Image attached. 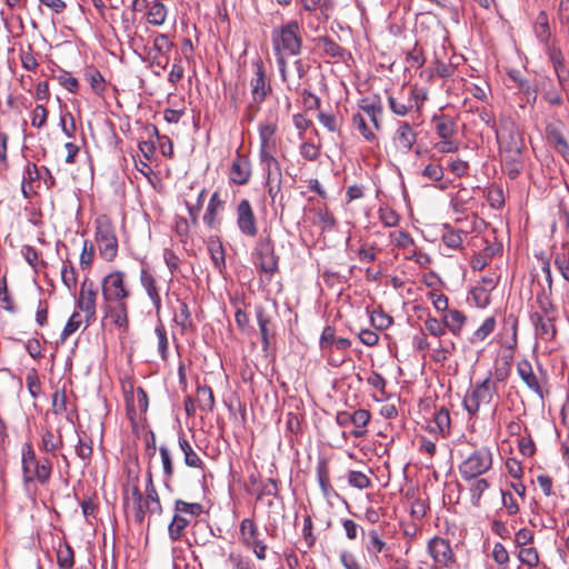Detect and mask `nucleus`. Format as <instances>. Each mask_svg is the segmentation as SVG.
<instances>
[{"instance_id":"obj_35","label":"nucleus","mask_w":569,"mask_h":569,"mask_svg":"<svg viewBox=\"0 0 569 569\" xmlns=\"http://www.w3.org/2000/svg\"><path fill=\"white\" fill-rule=\"evenodd\" d=\"M317 477L320 489L325 498H331L337 496V492L332 488L329 479V470L325 461H320L317 467Z\"/></svg>"},{"instance_id":"obj_26","label":"nucleus","mask_w":569,"mask_h":569,"mask_svg":"<svg viewBox=\"0 0 569 569\" xmlns=\"http://www.w3.org/2000/svg\"><path fill=\"white\" fill-rule=\"evenodd\" d=\"M359 108L370 118L375 129L380 130L379 117L382 113V103L379 97H366L359 101Z\"/></svg>"},{"instance_id":"obj_1","label":"nucleus","mask_w":569,"mask_h":569,"mask_svg":"<svg viewBox=\"0 0 569 569\" xmlns=\"http://www.w3.org/2000/svg\"><path fill=\"white\" fill-rule=\"evenodd\" d=\"M126 278L124 271L113 270L101 279V309L104 318H109L122 331L129 328V300L132 295Z\"/></svg>"},{"instance_id":"obj_7","label":"nucleus","mask_w":569,"mask_h":569,"mask_svg":"<svg viewBox=\"0 0 569 569\" xmlns=\"http://www.w3.org/2000/svg\"><path fill=\"white\" fill-rule=\"evenodd\" d=\"M492 466V456L488 448H481L472 452L459 466V472L463 480L471 481L486 473Z\"/></svg>"},{"instance_id":"obj_52","label":"nucleus","mask_w":569,"mask_h":569,"mask_svg":"<svg viewBox=\"0 0 569 569\" xmlns=\"http://www.w3.org/2000/svg\"><path fill=\"white\" fill-rule=\"evenodd\" d=\"M163 473H164V483L167 487H169V481L173 476V462H172V456L168 447L160 446L159 448Z\"/></svg>"},{"instance_id":"obj_3","label":"nucleus","mask_w":569,"mask_h":569,"mask_svg":"<svg viewBox=\"0 0 569 569\" xmlns=\"http://www.w3.org/2000/svg\"><path fill=\"white\" fill-rule=\"evenodd\" d=\"M94 241L99 256L102 260L111 262L117 258L119 248L116 228L107 216H99L94 220Z\"/></svg>"},{"instance_id":"obj_17","label":"nucleus","mask_w":569,"mask_h":569,"mask_svg":"<svg viewBox=\"0 0 569 569\" xmlns=\"http://www.w3.org/2000/svg\"><path fill=\"white\" fill-rule=\"evenodd\" d=\"M251 173V161L249 157L237 151L230 167V181L237 186H244L249 182Z\"/></svg>"},{"instance_id":"obj_14","label":"nucleus","mask_w":569,"mask_h":569,"mask_svg":"<svg viewBox=\"0 0 569 569\" xmlns=\"http://www.w3.org/2000/svg\"><path fill=\"white\" fill-rule=\"evenodd\" d=\"M254 77L250 80L251 96L254 103L260 104L271 92V86L266 78L263 62L258 59L254 63Z\"/></svg>"},{"instance_id":"obj_43","label":"nucleus","mask_w":569,"mask_h":569,"mask_svg":"<svg viewBox=\"0 0 569 569\" xmlns=\"http://www.w3.org/2000/svg\"><path fill=\"white\" fill-rule=\"evenodd\" d=\"M208 250L211 257V260L213 262L214 268L222 272V270L226 268V254L224 249L220 241H213L211 240L208 244Z\"/></svg>"},{"instance_id":"obj_34","label":"nucleus","mask_w":569,"mask_h":569,"mask_svg":"<svg viewBox=\"0 0 569 569\" xmlns=\"http://www.w3.org/2000/svg\"><path fill=\"white\" fill-rule=\"evenodd\" d=\"M177 302L178 307L174 311L173 321L182 329V331L192 329L193 321L187 302L181 299H177Z\"/></svg>"},{"instance_id":"obj_8","label":"nucleus","mask_w":569,"mask_h":569,"mask_svg":"<svg viewBox=\"0 0 569 569\" xmlns=\"http://www.w3.org/2000/svg\"><path fill=\"white\" fill-rule=\"evenodd\" d=\"M256 264L264 273L270 276L278 272L279 256L274 252V244L269 234L260 237L254 247Z\"/></svg>"},{"instance_id":"obj_45","label":"nucleus","mask_w":569,"mask_h":569,"mask_svg":"<svg viewBox=\"0 0 569 569\" xmlns=\"http://www.w3.org/2000/svg\"><path fill=\"white\" fill-rule=\"evenodd\" d=\"M535 32L540 42L547 43L550 39L551 32L546 11H540L536 18Z\"/></svg>"},{"instance_id":"obj_10","label":"nucleus","mask_w":569,"mask_h":569,"mask_svg":"<svg viewBox=\"0 0 569 569\" xmlns=\"http://www.w3.org/2000/svg\"><path fill=\"white\" fill-rule=\"evenodd\" d=\"M97 295L94 283L86 279L81 284L77 308L84 313L87 325H91L96 320Z\"/></svg>"},{"instance_id":"obj_50","label":"nucleus","mask_w":569,"mask_h":569,"mask_svg":"<svg viewBox=\"0 0 569 569\" xmlns=\"http://www.w3.org/2000/svg\"><path fill=\"white\" fill-rule=\"evenodd\" d=\"M520 158L521 154H505L503 157V170L507 172L510 179H516L522 169Z\"/></svg>"},{"instance_id":"obj_5","label":"nucleus","mask_w":569,"mask_h":569,"mask_svg":"<svg viewBox=\"0 0 569 569\" xmlns=\"http://www.w3.org/2000/svg\"><path fill=\"white\" fill-rule=\"evenodd\" d=\"M52 466L48 459L37 460L31 445L26 443L22 450V473L26 485L38 481L44 485L51 477Z\"/></svg>"},{"instance_id":"obj_20","label":"nucleus","mask_w":569,"mask_h":569,"mask_svg":"<svg viewBox=\"0 0 569 569\" xmlns=\"http://www.w3.org/2000/svg\"><path fill=\"white\" fill-rule=\"evenodd\" d=\"M278 127L274 122H264L259 124V153L276 152L278 148V138L276 136Z\"/></svg>"},{"instance_id":"obj_13","label":"nucleus","mask_w":569,"mask_h":569,"mask_svg":"<svg viewBox=\"0 0 569 569\" xmlns=\"http://www.w3.org/2000/svg\"><path fill=\"white\" fill-rule=\"evenodd\" d=\"M144 498L137 485H132L124 490L123 505L127 510L133 515V520L137 523H142L149 508L144 503Z\"/></svg>"},{"instance_id":"obj_61","label":"nucleus","mask_w":569,"mask_h":569,"mask_svg":"<svg viewBox=\"0 0 569 569\" xmlns=\"http://www.w3.org/2000/svg\"><path fill=\"white\" fill-rule=\"evenodd\" d=\"M94 258V246L91 241L84 240L82 246V251L80 254V267L86 270L89 269L93 262Z\"/></svg>"},{"instance_id":"obj_44","label":"nucleus","mask_w":569,"mask_h":569,"mask_svg":"<svg viewBox=\"0 0 569 569\" xmlns=\"http://www.w3.org/2000/svg\"><path fill=\"white\" fill-rule=\"evenodd\" d=\"M57 565L59 569H72L74 566V552L70 545H60L57 549Z\"/></svg>"},{"instance_id":"obj_54","label":"nucleus","mask_w":569,"mask_h":569,"mask_svg":"<svg viewBox=\"0 0 569 569\" xmlns=\"http://www.w3.org/2000/svg\"><path fill=\"white\" fill-rule=\"evenodd\" d=\"M470 495L471 502L475 507L480 506L482 493L489 488V483L483 478H476L471 480Z\"/></svg>"},{"instance_id":"obj_18","label":"nucleus","mask_w":569,"mask_h":569,"mask_svg":"<svg viewBox=\"0 0 569 569\" xmlns=\"http://www.w3.org/2000/svg\"><path fill=\"white\" fill-rule=\"evenodd\" d=\"M556 320L557 317L530 313V322L535 329V337L545 341L555 340L558 333Z\"/></svg>"},{"instance_id":"obj_23","label":"nucleus","mask_w":569,"mask_h":569,"mask_svg":"<svg viewBox=\"0 0 569 569\" xmlns=\"http://www.w3.org/2000/svg\"><path fill=\"white\" fill-rule=\"evenodd\" d=\"M256 318L259 326L262 348L268 350L270 347V337L273 336L274 331L271 326L272 317L261 305L256 306Z\"/></svg>"},{"instance_id":"obj_40","label":"nucleus","mask_w":569,"mask_h":569,"mask_svg":"<svg viewBox=\"0 0 569 569\" xmlns=\"http://www.w3.org/2000/svg\"><path fill=\"white\" fill-rule=\"evenodd\" d=\"M509 78L515 82L517 88L527 96V100L532 102L537 99V91L532 89L530 82L521 76L519 70L509 71Z\"/></svg>"},{"instance_id":"obj_4","label":"nucleus","mask_w":569,"mask_h":569,"mask_svg":"<svg viewBox=\"0 0 569 569\" xmlns=\"http://www.w3.org/2000/svg\"><path fill=\"white\" fill-rule=\"evenodd\" d=\"M202 511L203 506L201 503L177 499L174 501V515L168 526V535L171 541H179L191 520L199 517Z\"/></svg>"},{"instance_id":"obj_36","label":"nucleus","mask_w":569,"mask_h":569,"mask_svg":"<svg viewBox=\"0 0 569 569\" xmlns=\"http://www.w3.org/2000/svg\"><path fill=\"white\" fill-rule=\"evenodd\" d=\"M388 103L391 111L400 117L407 116L413 109V103H411V101L402 93H400L399 97L389 94Z\"/></svg>"},{"instance_id":"obj_33","label":"nucleus","mask_w":569,"mask_h":569,"mask_svg":"<svg viewBox=\"0 0 569 569\" xmlns=\"http://www.w3.org/2000/svg\"><path fill=\"white\" fill-rule=\"evenodd\" d=\"M239 530H240L241 541L246 547L252 546L253 541L261 540L259 538L260 533H259L258 527H257L256 522L250 518H246L240 522Z\"/></svg>"},{"instance_id":"obj_55","label":"nucleus","mask_w":569,"mask_h":569,"mask_svg":"<svg viewBox=\"0 0 569 569\" xmlns=\"http://www.w3.org/2000/svg\"><path fill=\"white\" fill-rule=\"evenodd\" d=\"M92 451V440L86 435L83 437L78 435V442L76 445L77 456L83 461H89Z\"/></svg>"},{"instance_id":"obj_6","label":"nucleus","mask_w":569,"mask_h":569,"mask_svg":"<svg viewBox=\"0 0 569 569\" xmlns=\"http://www.w3.org/2000/svg\"><path fill=\"white\" fill-rule=\"evenodd\" d=\"M497 393L496 381L488 375L482 381L476 382L465 395L462 405L470 416H476L481 405H488Z\"/></svg>"},{"instance_id":"obj_41","label":"nucleus","mask_w":569,"mask_h":569,"mask_svg":"<svg viewBox=\"0 0 569 569\" xmlns=\"http://www.w3.org/2000/svg\"><path fill=\"white\" fill-rule=\"evenodd\" d=\"M167 13L168 12L166 6L162 2L156 0L150 4L148 9V22L153 26H161L167 19Z\"/></svg>"},{"instance_id":"obj_37","label":"nucleus","mask_w":569,"mask_h":569,"mask_svg":"<svg viewBox=\"0 0 569 569\" xmlns=\"http://www.w3.org/2000/svg\"><path fill=\"white\" fill-rule=\"evenodd\" d=\"M196 401L202 411H212L214 408V396L211 387L208 385L197 387Z\"/></svg>"},{"instance_id":"obj_48","label":"nucleus","mask_w":569,"mask_h":569,"mask_svg":"<svg viewBox=\"0 0 569 569\" xmlns=\"http://www.w3.org/2000/svg\"><path fill=\"white\" fill-rule=\"evenodd\" d=\"M84 77L94 93L101 96L104 92L106 81L99 70L90 68L86 71Z\"/></svg>"},{"instance_id":"obj_63","label":"nucleus","mask_w":569,"mask_h":569,"mask_svg":"<svg viewBox=\"0 0 569 569\" xmlns=\"http://www.w3.org/2000/svg\"><path fill=\"white\" fill-rule=\"evenodd\" d=\"M425 328L433 337L440 338L446 333L443 320H439L432 316H428L425 320Z\"/></svg>"},{"instance_id":"obj_31","label":"nucleus","mask_w":569,"mask_h":569,"mask_svg":"<svg viewBox=\"0 0 569 569\" xmlns=\"http://www.w3.org/2000/svg\"><path fill=\"white\" fill-rule=\"evenodd\" d=\"M442 320L446 329L453 336H460L467 317L460 310L450 309L443 315Z\"/></svg>"},{"instance_id":"obj_2","label":"nucleus","mask_w":569,"mask_h":569,"mask_svg":"<svg viewBox=\"0 0 569 569\" xmlns=\"http://www.w3.org/2000/svg\"><path fill=\"white\" fill-rule=\"evenodd\" d=\"M271 43L273 51L299 56L303 43L300 23L297 20H289L273 28L271 31Z\"/></svg>"},{"instance_id":"obj_49","label":"nucleus","mask_w":569,"mask_h":569,"mask_svg":"<svg viewBox=\"0 0 569 569\" xmlns=\"http://www.w3.org/2000/svg\"><path fill=\"white\" fill-rule=\"evenodd\" d=\"M547 138L561 154H566L569 151V144L559 129L549 127L547 129Z\"/></svg>"},{"instance_id":"obj_57","label":"nucleus","mask_w":569,"mask_h":569,"mask_svg":"<svg viewBox=\"0 0 569 569\" xmlns=\"http://www.w3.org/2000/svg\"><path fill=\"white\" fill-rule=\"evenodd\" d=\"M518 323H519L518 317L512 313L508 315L505 318V327H509L510 332H511L510 339L506 342V348H508L510 350H513L518 343V338H517Z\"/></svg>"},{"instance_id":"obj_9","label":"nucleus","mask_w":569,"mask_h":569,"mask_svg":"<svg viewBox=\"0 0 569 569\" xmlns=\"http://www.w3.org/2000/svg\"><path fill=\"white\" fill-rule=\"evenodd\" d=\"M496 136L501 150L506 154H521L522 141L513 121L509 119L501 120L496 129Z\"/></svg>"},{"instance_id":"obj_60","label":"nucleus","mask_w":569,"mask_h":569,"mask_svg":"<svg viewBox=\"0 0 569 569\" xmlns=\"http://www.w3.org/2000/svg\"><path fill=\"white\" fill-rule=\"evenodd\" d=\"M42 449L47 452L53 453L57 449L61 448L63 445L61 436L56 439L52 431L47 430L42 435Z\"/></svg>"},{"instance_id":"obj_32","label":"nucleus","mask_w":569,"mask_h":569,"mask_svg":"<svg viewBox=\"0 0 569 569\" xmlns=\"http://www.w3.org/2000/svg\"><path fill=\"white\" fill-rule=\"evenodd\" d=\"M179 447L183 452L184 463L190 468L204 469V462L198 456V453L193 450L191 443L184 438L179 437L178 440Z\"/></svg>"},{"instance_id":"obj_38","label":"nucleus","mask_w":569,"mask_h":569,"mask_svg":"<svg viewBox=\"0 0 569 569\" xmlns=\"http://www.w3.org/2000/svg\"><path fill=\"white\" fill-rule=\"evenodd\" d=\"M467 232L463 230L453 229L449 224H445L441 240L443 244L450 249H458L462 243V236Z\"/></svg>"},{"instance_id":"obj_59","label":"nucleus","mask_w":569,"mask_h":569,"mask_svg":"<svg viewBox=\"0 0 569 569\" xmlns=\"http://www.w3.org/2000/svg\"><path fill=\"white\" fill-rule=\"evenodd\" d=\"M492 559L499 567L507 569L510 562V557L509 552L501 542H496L493 545Z\"/></svg>"},{"instance_id":"obj_39","label":"nucleus","mask_w":569,"mask_h":569,"mask_svg":"<svg viewBox=\"0 0 569 569\" xmlns=\"http://www.w3.org/2000/svg\"><path fill=\"white\" fill-rule=\"evenodd\" d=\"M144 134L148 138L156 137L160 141V149L161 153L164 157H172L173 156V144L171 140L166 136H160L158 128L154 124H147L143 129Z\"/></svg>"},{"instance_id":"obj_25","label":"nucleus","mask_w":569,"mask_h":569,"mask_svg":"<svg viewBox=\"0 0 569 569\" xmlns=\"http://www.w3.org/2000/svg\"><path fill=\"white\" fill-rule=\"evenodd\" d=\"M317 42L318 47L322 49L325 57L335 59L336 61H345L347 57H350V52L330 37H319Z\"/></svg>"},{"instance_id":"obj_42","label":"nucleus","mask_w":569,"mask_h":569,"mask_svg":"<svg viewBox=\"0 0 569 569\" xmlns=\"http://www.w3.org/2000/svg\"><path fill=\"white\" fill-rule=\"evenodd\" d=\"M496 325L497 322L495 317H488L487 319H485L482 325L469 338L470 343L476 345L478 342H482L483 340H486L488 336H490L493 332Z\"/></svg>"},{"instance_id":"obj_46","label":"nucleus","mask_w":569,"mask_h":569,"mask_svg":"<svg viewBox=\"0 0 569 569\" xmlns=\"http://www.w3.org/2000/svg\"><path fill=\"white\" fill-rule=\"evenodd\" d=\"M517 557L522 565L528 567V569H533L539 563L538 550L531 546L520 548Z\"/></svg>"},{"instance_id":"obj_27","label":"nucleus","mask_w":569,"mask_h":569,"mask_svg":"<svg viewBox=\"0 0 569 569\" xmlns=\"http://www.w3.org/2000/svg\"><path fill=\"white\" fill-rule=\"evenodd\" d=\"M431 124L441 139L452 138L457 132V122L448 114H435Z\"/></svg>"},{"instance_id":"obj_58","label":"nucleus","mask_w":569,"mask_h":569,"mask_svg":"<svg viewBox=\"0 0 569 569\" xmlns=\"http://www.w3.org/2000/svg\"><path fill=\"white\" fill-rule=\"evenodd\" d=\"M348 483L353 488L362 490L371 486V480L363 472L351 470L348 473Z\"/></svg>"},{"instance_id":"obj_51","label":"nucleus","mask_w":569,"mask_h":569,"mask_svg":"<svg viewBox=\"0 0 569 569\" xmlns=\"http://www.w3.org/2000/svg\"><path fill=\"white\" fill-rule=\"evenodd\" d=\"M227 561L232 569H257L253 560L241 552H230Z\"/></svg>"},{"instance_id":"obj_15","label":"nucleus","mask_w":569,"mask_h":569,"mask_svg":"<svg viewBox=\"0 0 569 569\" xmlns=\"http://www.w3.org/2000/svg\"><path fill=\"white\" fill-rule=\"evenodd\" d=\"M139 281L150 299L156 312L159 313L162 308L160 288L158 286L157 278L148 266H142L139 274Z\"/></svg>"},{"instance_id":"obj_29","label":"nucleus","mask_w":569,"mask_h":569,"mask_svg":"<svg viewBox=\"0 0 569 569\" xmlns=\"http://www.w3.org/2000/svg\"><path fill=\"white\" fill-rule=\"evenodd\" d=\"M276 152L259 153L260 164L264 172L266 180H282V172L279 161L274 157Z\"/></svg>"},{"instance_id":"obj_22","label":"nucleus","mask_w":569,"mask_h":569,"mask_svg":"<svg viewBox=\"0 0 569 569\" xmlns=\"http://www.w3.org/2000/svg\"><path fill=\"white\" fill-rule=\"evenodd\" d=\"M366 536L365 547L367 551L371 555L377 556L378 553H382L383 558L388 561L393 560V555L391 552V547L388 546L381 538L378 530L372 529L369 530Z\"/></svg>"},{"instance_id":"obj_62","label":"nucleus","mask_w":569,"mask_h":569,"mask_svg":"<svg viewBox=\"0 0 569 569\" xmlns=\"http://www.w3.org/2000/svg\"><path fill=\"white\" fill-rule=\"evenodd\" d=\"M154 333L158 338V350L161 359L167 360L169 341L164 326L162 323L158 325L154 329Z\"/></svg>"},{"instance_id":"obj_24","label":"nucleus","mask_w":569,"mask_h":569,"mask_svg":"<svg viewBox=\"0 0 569 569\" xmlns=\"http://www.w3.org/2000/svg\"><path fill=\"white\" fill-rule=\"evenodd\" d=\"M42 173L33 162H27L21 181V193L26 199H30L36 193L33 183L41 179Z\"/></svg>"},{"instance_id":"obj_64","label":"nucleus","mask_w":569,"mask_h":569,"mask_svg":"<svg viewBox=\"0 0 569 569\" xmlns=\"http://www.w3.org/2000/svg\"><path fill=\"white\" fill-rule=\"evenodd\" d=\"M336 329L331 326L325 327L319 340L320 350H331L337 341Z\"/></svg>"},{"instance_id":"obj_19","label":"nucleus","mask_w":569,"mask_h":569,"mask_svg":"<svg viewBox=\"0 0 569 569\" xmlns=\"http://www.w3.org/2000/svg\"><path fill=\"white\" fill-rule=\"evenodd\" d=\"M392 140L396 148L407 154L412 150V147L416 143L417 133L409 122L400 121Z\"/></svg>"},{"instance_id":"obj_21","label":"nucleus","mask_w":569,"mask_h":569,"mask_svg":"<svg viewBox=\"0 0 569 569\" xmlns=\"http://www.w3.org/2000/svg\"><path fill=\"white\" fill-rule=\"evenodd\" d=\"M517 372L525 385L535 392L540 399H543L542 387L533 372L532 366L529 360L522 359L517 363Z\"/></svg>"},{"instance_id":"obj_30","label":"nucleus","mask_w":569,"mask_h":569,"mask_svg":"<svg viewBox=\"0 0 569 569\" xmlns=\"http://www.w3.org/2000/svg\"><path fill=\"white\" fill-rule=\"evenodd\" d=\"M128 402V416L130 419H133V416L139 411L140 415L146 413L149 406V399L147 392L143 388L138 387L136 392L131 395L132 403L129 401V397L127 396Z\"/></svg>"},{"instance_id":"obj_12","label":"nucleus","mask_w":569,"mask_h":569,"mask_svg":"<svg viewBox=\"0 0 569 569\" xmlns=\"http://www.w3.org/2000/svg\"><path fill=\"white\" fill-rule=\"evenodd\" d=\"M237 226L240 232L254 238L258 234L257 219L248 199H242L237 206Z\"/></svg>"},{"instance_id":"obj_53","label":"nucleus","mask_w":569,"mask_h":569,"mask_svg":"<svg viewBox=\"0 0 569 569\" xmlns=\"http://www.w3.org/2000/svg\"><path fill=\"white\" fill-rule=\"evenodd\" d=\"M352 126L360 132L366 141L372 142L377 139L376 133L368 127L366 119L361 113L352 116Z\"/></svg>"},{"instance_id":"obj_28","label":"nucleus","mask_w":569,"mask_h":569,"mask_svg":"<svg viewBox=\"0 0 569 569\" xmlns=\"http://www.w3.org/2000/svg\"><path fill=\"white\" fill-rule=\"evenodd\" d=\"M223 208L224 202L220 199L218 191H214L203 214V222L211 229L216 228L220 223L218 214Z\"/></svg>"},{"instance_id":"obj_11","label":"nucleus","mask_w":569,"mask_h":569,"mask_svg":"<svg viewBox=\"0 0 569 569\" xmlns=\"http://www.w3.org/2000/svg\"><path fill=\"white\" fill-rule=\"evenodd\" d=\"M428 551L438 568H448L455 563V553L450 543L441 537H433L429 541Z\"/></svg>"},{"instance_id":"obj_47","label":"nucleus","mask_w":569,"mask_h":569,"mask_svg":"<svg viewBox=\"0 0 569 569\" xmlns=\"http://www.w3.org/2000/svg\"><path fill=\"white\" fill-rule=\"evenodd\" d=\"M433 423H435L433 430H437L442 436H447L450 431V425H451L449 410L446 408L439 409L435 413Z\"/></svg>"},{"instance_id":"obj_56","label":"nucleus","mask_w":569,"mask_h":569,"mask_svg":"<svg viewBox=\"0 0 569 569\" xmlns=\"http://www.w3.org/2000/svg\"><path fill=\"white\" fill-rule=\"evenodd\" d=\"M537 303L539 306V311H535L533 313L547 317H557V308L545 292L537 296Z\"/></svg>"},{"instance_id":"obj_16","label":"nucleus","mask_w":569,"mask_h":569,"mask_svg":"<svg viewBox=\"0 0 569 569\" xmlns=\"http://www.w3.org/2000/svg\"><path fill=\"white\" fill-rule=\"evenodd\" d=\"M297 3L300 6V16L303 12L317 13L320 22H328L336 7L333 0H297Z\"/></svg>"}]
</instances>
